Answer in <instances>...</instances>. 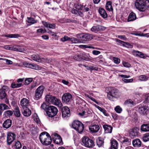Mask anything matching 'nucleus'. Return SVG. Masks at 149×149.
Listing matches in <instances>:
<instances>
[{
  "instance_id": "24",
  "label": "nucleus",
  "mask_w": 149,
  "mask_h": 149,
  "mask_svg": "<svg viewBox=\"0 0 149 149\" xmlns=\"http://www.w3.org/2000/svg\"><path fill=\"white\" fill-rule=\"evenodd\" d=\"M132 53L134 55L141 58H143L145 57L144 54L137 51L134 50L132 52Z\"/></svg>"
},
{
  "instance_id": "30",
  "label": "nucleus",
  "mask_w": 149,
  "mask_h": 149,
  "mask_svg": "<svg viewBox=\"0 0 149 149\" xmlns=\"http://www.w3.org/2000/svg\"><path fill=\"white\" fill-rule=\"evenodd\" d=\"M122 143L123 144L124 146H128L130 144V140H129L128 138L124 137L122 140Z\"/></svg>"
},
{
  "instance_id": "2",
  "label": "nucleus",
  "mask_w": 149,
  "mask_h": 149,
  "mask_svg": "<svg viewBox=\"0 0 149 149\" xmlns=\"http://www.w3.org/2000/svg\"><path fill=\"white\" fill-rule=\"evenodd\" d=\"M46 102L49 104H52L57 106L59 107H61L62 104L61 101L55 97L51 95H47L45 96Z\"/></svg>"
},
{
  "instance_id": "39",
  "label": "nucleus",
  "mask_w": 149,
  "mask_h": 149,
  "mask_svg": "<svg viewBox=\"0 0 149 149\" xmlns=\"http://www.w3.org/2000/svg\"><path fill=\"white\" fill-rule=\"evenodd\" d=\"M70 40L71 41L72 43H77L82 42L80 40H77V38H70Z\"/></svg>"
},
{
  "instance_id": "34",
  "label": "nucleus",
  "mask_w": 149,
  "mask_h": 149,
  "mask_svg": "<svg viewBox=\"0 0 149 149\" xmlns=\"http://www.w3.org/2000/svg\"><path fill=\"white\" fill-rule=\"evenodd\" d=\"M138 135V132L135 129L132 130L130 133V136L131 138H134Z\"/></svg>"
},
{
  "instance_id": "22",
  "label": "nucleus",
  "mask_w": 149,
  "mask_h": 149,
  "mask_svg": "<svg viewBox=\"0 0 149 149\" xmlns=\"http://www.w3.org/2000/svg\"><path fill=\"white\" fill-rule=\"evenodd\" d=\"M103 127L105 133H111L112 132V127L111 126L107 125H103Z\"/></svg>"
},
{
  "instance_id": "6",
  "label": "nucleus",
  "mask_w": 149,
  "mask_h": 149,
  "mask_svg": "<svg viewBox=\"0 0 149 149\" xmlns=\"http://www.w3.org/2000/svg\"><path fill=\"white\" fill-rule=\"evenodd\" d=\"M72 127L79 133H81L83 131L84 127L83 124L78 120H75L73 122Z\"/></svg>"
},
{
  "instance_id": "43",
  "label": "nucleus",
  "mask_w": 149,
  "mask_h": 149,
  "mask_svg": "<svg viewBox=\"0 0 149 149\" xmlns=\"http://www.w3.org/2000/svg\"><path fill=\"white\" fill-rule=\"evenodd\" d=\"M139 79L141 81H146L148 79V77L145 75H141L139 77Z\"/></svg>"
},
{
  "instance_id": "20",
  "label": "nucleus",
  "mask_w": 149,
  "mask_h": 149,
  "mask_svg": "<svg viewBox=\"0 0 149 149\" xmlns=\"http://www.w3.org/2000/svg\"><path fill=\"white\" fill-rule=\"evenodd\" d=\"M20 104L23 108L28 107L29 105V101L26 98H23L20 101Z\"/></svg>"
},
{
  "instance_id": "17",
  "label": "nucleus",
  "mask_w": 149,
  "mask_h": 149,
  "mask_svg": "<svg viewBox=\"0 0 149 149\" xmlns=\"http://www.w3.org/2000/svg\"><path fill=\"white\" fill-rule=\"evenodd\" d=\"M148 107L146 106H140L139 109V113L141 114H144L147 112L148 110Z\"/></svg>"
},
{
  "instance_id": "36",
  "label": "nucleus",
  "mask_w": 149,
  "mask_h": 149,
  "mask_svg": "<svg viewBox=\"0 0 149 149\" xmlns=\"http://www.w3.org/2000/svg\"><path fill=\"white\" fill-rule=\"evenodd\" d=\"M27 22L29 23L33 24L36 23L37 20H35L32 17H27Z\"/></svg>"
},
{
  "instance_id": "55",
  "label": "nucleus",
  "mask_w": 149,
  "mask_h": 149,
  "mask_svg": "<svg viewBox=\"0 0 149 149\" xmlns=\"http://www.w3.org/2000/svg\"><path fill=\"white\" fill-rule=\"evenodd\" d=\"M17 47L18 52H23L24 51V49L23 47L17 45Z\"/></svg>"
},
{
  "instance_id": "32",
  "label": "nucleus",
  "mask_w": 149,
  "mask_h": 149,
  "mask_svg": "<svg viewBox=\"0 0 149 149\" xmlns=\"http://www.w3.org/2000/svg\"><path fill=\"white\" fill-rule=\"evenodd\" d=\"M32 58L34 61L38 62H40L42 61V58L40 57L39 55L33 54L31 56Z\"/></svg>"
},
{
  "instance_id": "57",
  "label": "nucleus",
  "mask_w": 149,
  "mask_h": 149,
  "mask_svg": "<svg viewBox=\"0 0 149 149\" xmlns=\"http://www.w3.org/2000/svg\"><path fill=\"white\" fill-rule=\"evenodd\" d=\"M113 60L114 63L116 64H119L120 62V60L117 58L113 57Z\"/></svg>"
},
{
  "instance_id": "46",
  "label": "nucleus",
  "mask_w": 149,
  "mask_h": 149,
  "mask_svg": "<svg viewBox=\"0 0 149 149\" xmlns=\"http://www.w3.org/2000/svg\"><path fill=\"white\" fill-rule=\"evenodd\" d=\"M22 83H19V84H15L13 83L11 84V86L12 88H15L19 87L22 86Z\"/></svg>"
},
{
  "instance_id": "38",
  "label": "nucleus",
  "mask_w": 149,
  "mask_h": 149,
  "mask_svg": "<svg viewBox=\"0 0 149 149\" xmlns=\"http://www.w3.org/2000/svg\"><path fill=\"white\" fill-rule=\"evenodd\" d=\"M13 114V111L10 110L6 111L4 112V115L6 117H10Z\"/></svg>"
},
{
  "instance_id": "7",
  "label": "nucleus",
  "mask_w": 149,
  "mask_h": 149,
  "mask_svg": "<svg viewBox=\"0 0 149 149\" xmlns=\"http://www.w3.org/2000/svg\"><path fill=\"white\" fill-rule=\"evenodd\" d=\"M57 108L54 106H50L47 107L46 112L47 115L50 117L55 116L57 113Z\"/></svg>"
},
{
  "instance_id": "14",
  "label": "nucleus",
  "mask_w": 149,
  "mask_h": 149,
  "mask_svg": "<svg viewBox=\"0 0 149 149\" xmlns=\"http://www.w3.org/2000/svg\"><path fill=\"white\" fill-rule=\"evenodd\" d=\"M22 112L23 115L26 117H29L31 114V111L28 107L23 108L22 110Z\"/></svg>"
},
{
  "instance_id": "26",
  "label": "nucleus",
  "mask_w": 149,
  "mask_h": 149,
  "mask_svg": "<svg viewBox=\"0 0 149 149\" xmlns=\"http://www.w3.org/2000/svg\"><path fill=\"white\" fill-rule=\"evenodd\" d=\"M136 16L135 13L133 12H132L129 14L128 19V22H130L134 21L136 19Z\"/></svg>"
},
{
  "instance_id": "56",
  "label": "nucleus",
  "mask_w": 149,
  "mask_h": 149,
  "mask_svg": "<svg viewBox=\"0 0 149 149\" xmlns=\"http://www.w3.org/2000/svg\"><path fill=\"white\" fill-rule=\"evenodd\" d=\"M125 104L126 105L130 104L132 105L133 104V102L132 100L129 99L126 100L125 102Z\"/></svg>"
},
{
  "instance_id": "48",
  "label": "nucleus",
  "mask_w": 149,
  "mask_h": 149,
  "mask_svg": "<svg viewBox=\"0 0 149 149\" xmlns=\"http://www.w3.org/2000/svg\"><path fill=\"white\" fill-rule=\"evenodd\" d=\"M33 119L34 121L37 123H40V120L36 114H34L33 116Z\"/></svg>"
},
{
  "instance_id": "33",
  "label": "nucleus",
  "mask_w": 149,
  "mask_h": 149,
  "mask_svg": "<svg viewBox=\"0 0 149 149\" xmlns=\"http://www.w3.org/2000/svg\"><path fill=\"white\" fill-rule=\"evenodd\" d=\"M14 109V112L15 115L17 117H19L21 114L19 107L16 106Z\"/></svg>"
},
{
  "instance_id": "16",
  "label": "nucleus",
  "mask_w": 149,
  "mask_h": 149,
  "mask_svg": "<svg viewBox=\"0 0 149 149\" xmlns=\"http://www.w3.org/2000/svg\"><path fill=\"white\" fill-rule=\"evenodd\" d=\"M100 129V127L98 125H93L89 127V130L91 133H96Z\"/></svg>"
},
{
  "instance_id": "50",
  "label": "nucleus",
  "mask_w": 149,
  "mask_h": 149,
  "mask_svg": "<svg viewBox=\"0 0 149 149\" xmlns=\"http://www.w3.org/2000/svg\"><path fill=\"white\" fill-rule=\"evenodd\" d=\"M74 59L77 61H80L82 59L81 55H75L73 57Z\"/></svg>"
},
{
  "instance_id": "60",
  "label": "nucleus",
  "mask_w": 149,
  "mask_h": 149,
  "mask_svg": "<svg viewBox=\"0 0 149 149\" xmlns=\"http://www.w3.org/2000/svg\"><path fill=\"white\" fill-rule=\"evenodd\" d=\"M41 107L42 109L45 110H47L48 107H47L46 104L44 103L42 104Z\"/></svg>"
},
{
  "instance_id": "5",
  "label": "nucleus",
  "mask_w": 149,
  "mask_h": 149,
  "mask_svg": "<svg viewBox=\"0 0 149 149\" xmlns=\"http://www.w3.org/2000/svg\"><path fill=\"white\" fill-rule=\"evenodd\" d=\"M45 89V87L43 85L39 86L36 90L33 97L34 100H38L42 97Z\"/></svg>"
},
{
  "instance_id": "53",
  "label": "nucleus",
  "mask_w": 149,
  "mask_h": 149,
  "mask_svg": "<svg viewBox=\"0 0 149 149\" xmlns=\"http://www.w3.org/2000/svg\"><path fill=\"white\" fill-rule=\"evenodd\" d=\"M16 148L19 149L22 147V145L19 141L16 142L15 144Z\"/></svg>"
},
{
  "instance_id": "18",
  "label": "nucleus",
  "mask_w": 149,
  "mask_h": 149,
  "mask_svg": "<svg viewBox=\"0 0 149 149\" xmlns=\"http://www.w3.org/2000/svg\"><path fill=\"white\" fill-rule=\"evenodd\" d=\"M98 12L101 16L104 19L106 18L107 17V14L105 10L102 8H99Z\"/></svg>"
},
{
  "instance_id": "25",
  "label": "nucleus",
  "mask_w": 149,
  "mask_h": 149,
  "mask_svg": "<svg viewBox=\"0 0 149 149\" xmlns=\"http://www.w3.org/2000/svg\"><path fill=\"white\" fill-rule=\"evenodd\" d=\"M132 144L134 146L136 147H139L141 146V142L139 139H136L132 141Z\"/></svg>"
},
{
  "instance_id": "61",
  "label": "nucleus",
  "mask_w": 149,
  "mask_h": 149,
  "mask_svg": "<svg viewBox=\"0 0 149 149\" xmlns=\"http://www.w3.org/2000/svg\"><path fill=\"white\" fill-rule=\"evenodd\" d=\"M31 63H28L26 62H24L23 64V65L26 67L29 68Z\"/></svg>"
},
{
  "instance_id": "59",
  "label": "nucleus",
  "mask_w": 149,
  "mask_h": 149,
  "mask_svg": "<svg viewBox=\"0 0 149 149\" xmlns=\"http://www.w3.org/2000/svg\"><path fill=\"white\" fill-rule=\"evenodd\" d=\"M70 38L66 36H65L64 37L61 38V40L62 42H65L67 40H70Z\"/></svg>"
},
{
  "instance_id": "54",
  "label": "nucleus",
  "mask_w": 149,
  "mask_h": 149,
  "mask_svg": "<svg viewBox=\"0 0 149 149\" xmlns=\"http://www.w3.org/2000/svg\"><path fill=\"white\" fill-rule=\"evenodd\" d=\"M122 80L125 83H128L131 82L133 81V79L132 78L130 79H126L125 78H123L122 79Z\"/></svg>"
},
{
  "instance_id": "12",
  "label": "nucleus",
  "mask_w": 149,
  "mask_h": 149,
  "mask_svg": "<svg viewBox=\"0 0 149 149\" xmlns=\"http://www.w3.org/2000/svg\"><path fill=\"white\" fill-rule=\"evenodd\" d=\"M16 136L12 133H8L7 136V142L8 145H10L15 139Z\"/></svg>"
},
{
  "instance_id": "52",
  "label": "nucleus",
  "mask_w": 149,
  "mask_h": 149,
  "mask_svg": "<svg viewBox=\"0 0 149 149\" xmlns=\"http://www.w3.org/2000/svg\"><path fill=\"white\" fill-rule=\"evenodd\" d=\"M115 111L118 113H120L122 111V108L119 106H117L115 108Z\"/></svg>"
},
{
  "instance_id": "51",
  "label": "nucleus",
  "mask_w": 149,
  "mask_h": 149,
  "mask_svg": "<svg viewBox=\"0 0 149 149\" xmlns=\"http://www.w3.org/2000/svg\"><path fill=\"white\" fill-rule=\"evenodd\" d=\"M3 60L5 61L6 63L8 65H11L13 63V62L8 59H4L2 58H0V60Z\"/></svg>"
},
{
  "instance_id": "31",
  "label": "nucleus",
  "mask_w": 149,
  "mask_h": 149,
  "mask_svg": "<svg viewBox=\"0 0 149 149\" xmlns=\"http://www.w3.org/2000/svg\"><path fill=\"white\" fill-rule=\"evenodd\" d=\"M103 139L101 137H99L96 140L97 145L99 147H101L103 145Z\"/></svg>"
},
{
  "instance_id": "28",
  "label": "nucleus",
  "mask_w": 149,
  "mask_h": 149,
  "mask_svg": "<svg viewBox=\"0 0 149 149\" xmlns=\"http://www.w3.org/2000/svg\"><path fill=\"white\" fill-rule=\"evenodd\" d=\"M112 3L111 1H108L107 2L106 5V9L109 11H112L113 9L112 5Z\"/></svg>"
},
{
  "instance_id": "1",
  "label": "nucleus",
  "mask_w": 149,
  "mask_h": 149,
  "mask_svg": "<svg viewBox=\"0 0 149 149\" xmlns=\"http://www.w3.org/2000/svg\"><path fill=\"white\" fill-rule=\"evenodd\" d=\"M41 142L43 145H48L51 144L52 140L49 134L46 132H42L39 136Z\"/></svg>"
},
{
  "instance_id": "19",
  "label": "nucleus",
  "mask_w": 149,
  "mask_h": 149,
  "mask_svg": "<svg viewBox=\"0 0 149 149\" xmlns=\"http://www.w3.org/2000/svg\"><path fill=\"white\" fill-rule=\"evenodd\" d=\"M12 123V120L10 119H8L6 120L3 123V127L6 129L8 128L11 126Z\"/></svg>"
},
{
  "instance_id": "8",
  "label": "nucleus",
  "mask_w": 149,
  "mask_h": 149,
  "mask_svg": "<svg viewBox=\"0 0 149 149\" xmlns=\"http://www.w3.org/2000/svg\"><path fill=\"white\" fill-rule=\"evenodd\" d=\"M82 143L83 145L87 148H91L94 145L93 141L87 136L83 138Z\"/></svg>"
},
{
  "instance_id": "15",
  "label": "nucleus",
  "mask_w": 149,
  "mask_h": 149,
  "mask_svg": "<svg viewBox=\"0 0 149 149\" xmlns=\"http://www.w3.org/2000/svg\"><path fill=\"white\" fill-rule=\"evenodd\" d=\"M104 27L100 25H98L96 26H93L91 29L92 31L95 33H97L100 31H103L104 30Z\"/></svg>"
},
{
  "instance_id": "23",
  "label": "nucleus",
  "mask_w": 149,
  "mask_h": 149,
  "mask_svg": "<svg viewBox=\"0 0 149 149\" xmlns=\"http://www.w3.org/2000/svg\"><path fill=\"white\" fill-rule=\"evenodd\" d=\"M42 23L44 26L46 27L49 28L54 29L56 27L55 24H49L48 22L43 21Z\"/></svg>"
},
{
  "instance_id": "44",
  "label": "nucleus",
  "mask_w": 149,
  "mask_h": 149,
  "mask_svg": "<svg viewBox=\"0 0 149 149\" xmlns=\"http://www.w3.org/2000/svg\"><path fill=\"white\" fill-rule=\"evenodd\" d=\"M29 68L36 70L39 69L38 65L33 63H31Z\"/></svg>"
},
{
  "instance_id": "41",
  "label": "nucleus",
  "mask_w": 149,
  "mask_h": 149,
  "mask_svg": "<svg viewBox=\"0 0 149 149\" xmlns=\"http://www.w3.org/2000/svg\"><path fill=\"white\" fill-rule=\"evenodd\" d=\"M94 106L96 108L98 109L101 112H102L105 115H107L106 111L105 110V109L104 108H102L101 107H100L99 106L96 105V104H95Z\"/></svg>"
},
{
  "instance_id": "42",
  "label": "nucleus",
  "mask_w": 149,
  "mask_h": 149,
  "mask_svg": "<svg viewBox=\"0 0 149 149\" xmlns=\"http://www.w3.org/2000/svg\"><path fill=\"white\" fill-rule=\"evenodd\" d=\"M142 139L144 142L149 141V133H146L144 134Z\"/></svg>"
},
{
  "instance_id": "29",
  "label": "nucleus",
  "mask_w": 149,
  "mask_h": 149,
  "mask_svg": "<svg viewBox=\"0 0 149 149\" xmlns=\"http://www.w3.org/2000/svg\"><path fill=\"white\" fill-rule=\"evenodd\" d=\"M111 145L110 149H117L118 143L116 140H113L111 141Z\"/></svg>"
},
{
  "instance_id": "4",
  "label": "nucleus",
  "mask_w": 149,
  "mask_h": 149,
  "mask_svg": "<svg viewBox=\"0 0 149 149\" xmlns=\"http://www.w3.org/2000/svg\"><path fill=\"white\" fill-rule=\"evenodd\" d=\"M120 94L119 91L116 88H111L110 91L108 93L107 96L108 98L111 100H113V98H118L119 97Z\"/></svg>"
},
{
  "instance_id": "64",
  "label": "nucleus",
  "mask_w": 149,
  "mask_h": 149,
  "mask_svg": "<svg viewBox=\"0 0 149 149\" xmlns=\"http://www.w3.org/2000/svg\"><path fill=\"white\" fill-rule=\"evenodd\" d=\"M116 40L117 42L119 43L120 45H122L123 46V45L125 42L123 41L118 39H116Z\"/></svg>"
},
{
  "instance_id": "9",
  "label": "nucleus",
  "mask_w": 149,
  "mask_h": 149,
  "mask_svg": "<svg viewBox=\"0 0 149 149\" xmlns=\"http://www.w3.org/2000/svg\"><path fill=\"white\" fill-rule=\"evenodd\" d=\"M135 6L137 9L140 11H143L145 10L146 6L143 0H136L135 3Z\"/></svg>"
},
{
  "instance_id": "62",
  "label": "nucleus",
  "mask_w": 149,
  "mask_h": 149,
  "mask_svg": "<svg viewBox=\"0 0 149 149\" xmlns=\"http://www.w3.org/2000/svg\"><path fill=\"white\" fill-rule=\"evenodd\" d=\"M144 4L146 6L149 7V0H143Z\"/></svg>"
},
{
  "instance_id": "47",
  "label": "nucleus",
  "mask_w": 149,
  "mask_h": 149,
  "mask_svg": "<svg viewBox=\"0 0 149 149\" xmlns=\"http://www.w3.org/2000/svg\"><path fill=\"white\" fill-rule=\"evenodd\" d=\"M79 47L83 48L85 49L86 48H91L94 49V47L89 45H81L79 46Z\"/></svg>"
},
{
  "instance_id": "63",
  "label": "nucleus",
  "mask_w": 149,
  "mask_h": 149,
  "mask_svg": "<svg viewBox=\"0 0 149 149\" xmlns=\"http://www.w3.org/2000/svg\"><path fill=\"white\" fill-rule=\"evenodd\" d=\"M37 32L39 33H44L46 32V30H44L43 29L41 28L37 29Z\"/></svg>"
},
{
  "instance_id": "49",
  "label": "nucleus",
  "mask_w": 149,
  "mask_h": 149,
  "mask_svg": "<svg viewBox=\"0 0 149 149\" xmlns=\"http://www.w3.org/2000/svg\"><path fill=\"white\" fill-rule=\"evenodd\" d=\"M33 81V78H27L25 80V85L29 84Z\"/></svg>"
},
{
  "instance_id": "21",
  "label": "nucleus",
  "mask_w": 149,
  "mask_h": 149,
  "mask_svg": "<svg viewBox=\"0 0 149 149\" xmlns=\"http://www.w3.org/2000/svg\"><path fill=\"white\" fill-rule=\"evenodd\" d=\"M6 86H3L2 88L0 89V99H3L5 96H7L6 94Z\"/></svg>"
},
{
  "instance_id": "40",
  "label": "nucleus",
  "mask_w": 149,
  "mask_h": 149,
  "mask_svg": "<svg viewBox=\"0 0 149 149\" xmlns=\"http://www.w3.org/2000/svg\"><path fill=\"white\" fill-rule=\"evenodd\" d=\"M74 6L75 8L78 10H81L83 9V6L79 3H77Z\"/></svg>"
},
{
  "instance_id": "13",
  "label": "nucleus",
  "mask_w": 149,
  "mask_h": 149,
  "mask_svg": "<svg viewBox=\"0 0 149 149\" xmlns=\"http://www.w3.org/2000/svg\"><path fill=\"white\" fill-rule=\"evenodd\" d=\"M55 143L57 144H60L62 141V139L58 134L54 133L52 135Z\"/></svg>"
},
{
  "instance_id": "58",
  "label": "nucleus",
  "mask_w": 149,
  "mask_h": 149,
  "mask_svg": "<svg viewBox=\"0 0 149 149\" xmlns=\"http://www.w3.org/2000/svg\"><path fill=\"white\" fill-rule=\"evenodd\" d=\"M123 46H125L127 48H132L133 47V46L132 45H131L130 43L127 42H125V43L124 44Z\"/></svg>"
},
{
  "instance_id": "27",
  "label": "nucleus",
  "mask_w": 149,
  "mask_h": 149,
  "mask_svg": "<svg viewBox=\"0 0 149 149\" xmlns=\"http://www.w3.org/2000/svg\"><path fill=\"white\" fill-rule=\"evenodd\" d=\"M141 130L143 132H149V123L144 124L142 125L141 126Z\"/></svg>"
},
{
  "instance_id": "11",
  "label": "nucleus",
  "mask_w": 149,
  "mask_h": 149,
  "mask_svg": "<svg viewBox=\"0 0 149 149\" xmlns=\"http://www.w3.org/2000/svg\"><path fill=\"white\" fill-rule=\"evenodd\" d=\"M61 110L62 116L63 118H67L70 116V110L68 107H64Z\"/></svg>"
},
{
  "instance_id": "3",
  "label": "nucleus",
  "mask_w": 149,
  "mask_h": 149,
  "mask_svg": "<svg viewBox=\"0 0 149 149\" xmlns=\"http://www.w3.org/2000/svg\"><path fill=\"white\" fill-rule=\"evenodd\" d=\"M77 36L81 41L82 42L81 43H83L84 41L91 40L92 39H95L94 38L96 36L88 33H81L77 34Z\"/></svg>"
},
{
  "instance_id": "35",
  "label": "nucleus",
  "mask_w": 149,
  "mask_h": 149,
  "mask_svg": "<svg viewBox=\"0 0 149 149\" xmlns=\"http://www.w3.org/2000/svg\"><path fill=\"white\" fill-rule=\"evenodd\" d=\"M71 12L73 14L78 15L81 17L83 16V13L82 12L78 11L77 10L74 9H72Z\"/></svg>"
},
{
  "instance_id": "10",
  "label": "nucleus",
  "mask_w": 149,
  "mask_h": 149,
  "mask_svg": "<svg viewBox=\"0 0 149 149\" xmlns=\"http://www.w3.org/2000/svg\"><path fill=\"white\" fill-rule=\"evenodd\" d=\"M62 101L66 103H68L71 102L72 100L71 95L68 93L64 94L62 97Z\"/></svg>"
},
{
  "instance_id": "45",
  "label": "nucleus",
  "mask_w": 149,
  "mask_h": 149,
  "mask_svg": "<svg viewBox=\"0 0 149 149\" xmlns=\"http://www.w3.org/2000/svg\"><path fill=\"white\" fill-rule=\"evenodd\" d=\"M5 36L6 37L10 38H17L20 36L18 34H8L5 35Z\"/></svg>"
},
{
  "instance_id": "37",
  "label": "nucleus",
  "mask_w": 149,
  "mask_h": 149,
  "mask_svg": "<svg viewBox=\"0 0 149 149\" xmlns=\"http://www.w3.org/2000/svg\"><path fill=\"white\" fill-rule=\"evenodd\" d=\"M10 109L8 106L6 104L3 103L0 104V109L3 111L4 110Z\"/></svg>"
}]
</instances>
